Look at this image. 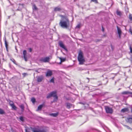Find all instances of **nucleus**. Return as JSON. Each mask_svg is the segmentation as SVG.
<instances>
[{"mask_svg":"<svg viewBox=\"0 0 132 132\" xmlns=\"http://www.w3.org/2000/svg\"><path fill=\"white\" fill-rule=\"evenodd\" d=\"M62 19L59 23L60 25L63 28H67L69 24V21L67 18L63 15H60Z\"/></svg>","mask_w":132,"mask_h":132,"instance_id":"obj_1","label":"nucleus"},{"mask_svg":"<svg viewBox=\"0 0 132 132\" xmlns=\"http://www.w3.org/2000/svg\"><path fill=\"white\" fill-rule=\"evenodd\" d=\"M78 59L79 62V64L80 65L83 64L85 62V60L83 55L81 51H80L79 53Z\"/></svg>","mask_w":132,"mask_h":132,"instance_id":"obj_2","label":"nucleus"},{"mask_svg":"<svg viewBox=\"0 0 132 132\" xmlns=\"http://www.w3.org/2000/svg\"><path fill=\"white\" fill-rule=\"evenodd\" d=\"M52 96H53L54 97V101H57V97L56 95V91H53L48 94L47 96V98H49Z\"/></svg>","mask_w":132,"mask_h":132,"instance_id":"obj_3","label":"nucleus"},{"mask_svg":"<svg viewBox=\"0 0 132 132\" xmlns=\"http://www.w3.org/2000/svg\"><path fill=\"white\" fill-rule=\"evenodd\" d=\"M105 107L106 112L107 113L111 114L113 113V110L111 108L108 106H106Z\"/></svg>","mask_w":132,"mask_h":132,"instance_id":"obj_4","label":"nucleus"},{"mask_svg":"<svg viewBox=\"0 0 132 132\" xmlns=\"http://www.w3.org/2000/svg\"><path fill=\"white\" fill-rule=\"evenodd\" d=\"M50 58L49 57H42L39 60L40 61L44 62H48Z\"/></svg>","mask_w":132,"mask_h":132,"instance_id":"obj_5","label":"nucleus"},{"mask_svg":"<svg viewBox=\"0 0 132 132\" xmlns=\"http://www.w3.org/2000/svg\"><path fill=\"white\" fill-rule=\"evenodd\" d=\"M32 131L33 132H46L44 130H40L36 128H32Z\"/></svg>","mask_w":132,"mask_h":132,"instance_id":"obj_6","label":"nucleus"},{"mask_svg":"<svg viewBox=\"0 0 132 132\" xmlns=\"http://www.w3.org/2000/svg\"><path fill=\"white\" fill-rule=\"evenodd\" d=\"M59 46H60V47L63 48L66 51H67V49L66 48L64 45L62 41H60L59 42Z\"/></svg>","mask_w":132,"mask_h":132,"instance_id":"obj_7","label":"nucleus"},{"mask_svg":"<svg viewBox=\"0 0 132 132\" xmlns=\"http://www.w3.org/2000/svg\"><path fill=\"white\" fill-rule=\"evenodd\" d=\"M117 29L118 33L119 35V38H120L121 37L122 31L120 28L118 26H117Z\"/></svg>","mask_w":132,"mask_h":132,"instance_id":"obj_8","label":"nucleus"},{"mask_svg":"<svg viewBox=\"0 0 132 132\" xmlns=\"http://www.w3.org/2000/svg\"><path fill=\"white\" fill-rule=\"evenodd\" d=\"M23 57L25 60L26 61H27V52L26 50H24L23 51Z\"/></svg>","mask_w":132,"mask_h":132,"instance_id":"obj_9","label":"nucleus"},{"mask_svg":"<svg viewBox=\"0 0 132 132\" xmlns=\"http://www.w3.org/2000/svg\"><path fill=\"white\" fill-rule=\"evenodd\" d=\"M52 74V73L51 71L50 70H48L46 73V76L47 77L48 76H51Z\"/></svg>","mask_w":132,"mask_h":132,"instance_id":"obj_10","label":"nucleus"},{"mask_svg":"<svg viewBox=\"0 0 132 132\" xmlns=\"http://www.w3.org/2000/svg\"><path fill=\"white\" fill-rule=\"evenodd\" d=\"M126 121L127 122H129V123H132V118H127V119H126Z\"/></svg>","mask_w":132,"mask_h":132,"instance_id":"obj_11","label":"nucleus"},{"mask_svg":"<svg viewBox=\"0 0 132 132\" xmlns=\"http://www.w3.org/2000/svg\"><path fill=\"white\" fill-rule=\"evenodd\" d=\"M129 110L127 108H124L122 109L121 111V112L122 113H124L127 112H128Z\"/></svg>","mask_w":132,"mask_h":132,"instance_id":"obj_12","label":"nucleus"},{"mask_svg":"<svg viewBox=\"0 0 132 132\" xmlns=\"http://www.w3.org/2000/svg\"><path fill=\"white\" fill-rule=\"evenodd\" d=\"M108 92H102L100 93V96H104L105 95L108 94Z\"/></svg>","mask_w":132,"mask_h":132,"instance_id":"obj_13","label":"nucleus"},{"mask_svg":"<svg viewBox=\"0 0 132 132\" xmlns=\"http://www.w3.org/2000/svg\"><path fill=\"white\" fill-rule=\"evenodd\" d=\"M66 104L67 107L68 109H70L72 106V104L69 103H67Z\"/></svg>","mask_w":132,"mask_h":132,"instance_id":"obj_14","label":"nucleus"},{"mask_svg":"<svg viewBox=\"0 0 132 132\" xmlns=\"http://www.w3.org/2000/svg\"><path fill=\"white\" fill-rule=\"evenodd\" d=\"M43 79L42 77L40 76L38 77L37 79V80L38 82H40Z\"/></svg>","mask_w":132,"mask_h":132,"instance_id":"obj_15","label":"nucleus"},{"mask_svg":"<svg viewBox=\"0 0 132 132\" xmlns=\"http://www.w3.org/2000/svg\"><path fill=\"white\" fill-rule=\"evenodd\" d=\"M58 114V113H51L50 114V115L54 117H56L57 116Z\"/></svg>","mask_w":132,"mask_h":132,"instance_id":"obj_16","label":"nucleus"},{"mask_svg":"<svg viewBox=\"0 0 132 132\" xmlns=\"http://www.w3.org/2000/svg\"><path fill=\"white\" fill-rule=\"evenodd\" d=\"M61 10V9L59 7H55L54 9V11H59Z\"/></svg>","mask_w":132,"mask_h":132,"instance_id":"obj_17","label":"nucleus"},{"mask_svg":"<svg viewBox=\"0 0 132 132\" xmlns=\"http://www.w3.org/2000/svg\"><path fill=\"white\" fill-rule=\"evenodd\" d=\"M132 94V92H129L128 91L124 92L122 93V94Z\"/></svg>","mask_w":132,"mask_h":132,"instance_id":"obj_18","label":"nucleus"},{"mask_svg":"<svg viewBox=\"0 0 132 132\" xmlns=\"http://www.w3.org/2000/svg\"><path fill=\"white\" fill-rule=\"evenodd\" d=\"M116 13L118 15L121 16L122 15V13L120 11H119L118 10H117Z\"/></svg>","mask_w":132,"mask_h":132,"instance_id":"obj_19","label":"nucleus"},{"mask_svg":"<svg viewBox=\"0 0 132 132\" xmlns=\"http://www.w3.org/2000/svg\"><path fill=\"white\" fill-rule=\"evenodd\" d=\"M43 106V105H41L39 106L37 110V111L41 109L42 108Z\"/></svg>","mask_w":132,"mask_h":132,"instance_id":"obj_20","label":"nucleus"},{"mask_svg":"<svg viewBox=\"0 0 132 132\" xmlns=\"http://www.w3.org/2000/svg\"><path fill=\"white\" fill-rule=\"evenodd\" d=\"M5 113L4 111L1 109L0 108V114H4Z\"/></svg>","mask_w":132,"mask_h":132,"instance_id":"obj_21","label":"nucleus"},{"mask_svg":"<svg viewBox=\"0 0 132 132\" xmlns=\"http://www.w3.org/2000/svg\"><path fill=\"white\" fill-rule=\"evenodd\" d=\"M129 18L130 21H132V14H129Z\"/></svg>","mask_w":132,"mask_h":132,"instance_id":"obj_22","label":"nucleus"},{"mask_svg":"<svg viewBox=\"0 0 132 132\" xmlns=\"http://www.w3.org/2000/svg\"><path fill=\"white\" fill-rule=\"evenodd\" d=\"M11 106L13 109L14 110H16V108L14 105V104L12 106Z\"/></svg>","mask_w":132,"mask_h":132,"instance_id":"obj_23","label":"nucleus"},{"mask_svg":"<svg viewBox=\"0 0 132 132\" xmlns=\"http://www.w3.org/2000/svg\"><path fill=\"white\" fill-rule=\"evenodd\" d=\"M104 80L105 81V82H104L103 84L105 85L108 82V81L106 78H105Z\"/></svg>","mask_w":132,"mask_h":132,"instance_id":"obj_24","label":"nucleus"},{"mask_svg":"<svg viewBox=\"0 0 132 132\" xmlns=\"http://www.w3.org/2000/svg\"><path fill=\"white\" fill-rule=\"evenodd\" d=\"M31 100L32 102L33 103H35V99L34 98H32Z\"/></svg>","mask_w":132,"mask_h":132,"instance_id":"obj_25","label":"nucleus"},{"mask_svg":"<svg viewBox=\"0 0 132 132\" xmlns=\"http://www.w3.org/2000/svg\"><path fill=\"white\" fill-rule=\"evenodd\" d=\"M33 10H37V8L35 4H34L33 5Z\"/></svg>","mask_w":132,"mask_h":132,"instance_id":"obj_26","label":"nucleus"},{"mask_svg":"<svg viewBox=\"0 0 132 132\" xmlns=\"http://www.w3.org/2000/svg\"><path fill=\"white\" fill-rule=\"evenodd\" d=\"M20 108L22 110H23L24 109V107L23 105L22 104L20 105Z\"/></svg>","mask_w":132,"mask_h":132,"instance_id":"obj_27","label":"nucleus"},{"mask_svg":"<svg viewBox=\"0 0 132 132\" xmlns=\"http://www.w3.org/2000/svg\"><path fill=\"white\" fill-rule=\"evenodd\" d=\"M50 82L54 83V78L53 77L50 80Z\"/></svg>","mask_w":132,"mask_h":132,"instance_id":"obj_28","label":"nucleus"},{"mask_svg":"<svg viewBox=\"0 0 132 132\" xmlns=\"http://www.w3.org/2000/svg\"><path fill=\"white\" fill-rule=\"evenodd\" d=\"M9 104L11 106H12L13 105H14V103L12 101H10L9 102Z\"/></svg>","mask_w":132,"mask_h":132,"instance_id":"obj_29","label":"nucleus"},{"mask_svg":"<svg viewBox=\"0 0 132 132\" xmlns=\"http://www.w3.org/2000/svg\"><path fill=\"white\" fill-rule=\"evenodd\" d=\"M91 1L95 3H98L97 0H91Z\"/></svg>","mask_w":132,"mask_h":132,"instance_id":"obj_30","label":"nucleus"},{"mask_svg":"<svg viewBox=\"0 0 132 132\" xmlns=\"http://www.w3.org/2000/svg\"><path fill=\"white\" fill-rule=\"evenodd\" d=\"M5 47H6V48L7 49V43L6 41V40H5Z\"/></svg>","mask_w":132,"mask_h":132,"instance_id":"obj_31","label":"nucleus"},{"mask_svg":"<svg viewBox=\"0 0 132 132\" xmlns=\"http://www.w3.org/2000/svg\"><path fill=\"white\" fill-rule=\"evenodd\" d=\"M129 48L130 50V52L132 53V47H131V45H129Z\"/></svg>","mask_w":132,"mask_h":132,"instance_id":"obj_32","label":"nucleus"},{"mask_svg":"<svg viewBox=\"0 0 132 132\" xmlns=\"http://www.w3.org/2000/svg\"><path fill=\"white\" fill-rule=\"evenodd\" d=\"M61 62H63L65 60V59L63 58H60Z\"/></svg>","mask_w":132,"mask_h":132,"instance_id":"obj_33","label":"nucleus"},{"mask_svg":"<svg viewBox=\"0 0 132 132\" xmlns=\"http://www.w3.org/2000/svg\"><path fill=\"white\" fill-rule=\"evenodd\" d=\"M20 120L22 121H23V120H24V119H23V117H20Z\"/></svg>","mask_w":132,"mask_h":132,"instance_id":"obj_34","label":"nucleus"},{"mask_svg":"<svg viewBox=\"0 0 132 132\" xmlns=\"http://www.w3.org/2000/svg\"><path fill=\"white\" fill-rule=\"evenodd\" d=\"M110 47L111 48V49L112 50H113L114 49V47L113 46L112 44H111Z\"/></svg>","mask_w":132,"mask_h":132,"instance_id":"obj_35","label":"nucleus"},{"mask_svg":"<svg viewBox=\"0 0 132 132\" xmlns=\"http://www.w3.org/2000/svg\"><path fill=\"white\" fill-rule=\"evenodd\" d=\"M124 126L126 127H127L128 129H131V128L128 126L125 125H124Z\"/></svg>","mask_w":132,"mask_h":132,"instance_id":"obj_36","label":"nucleus"},{"mask_svg":"<svg viewBox=\"0 0 132 132\" xmlns=\"http://www.w3.org/2000/svg\"><path fill=\"white\" fill-rule=\"evenodd\" d=\"M129 31L131 34L132 35V29L131 28H130L129 29Z\"/></svg>","mask_w":132,"mask_h":132,"instance_id":"obj_37","label":"nucleus"},{"mask_svg":"<svg viewBox=\"0 0 132 132\" xmlns=\"http://www.w3.org/2000/svg\"><path fill=\"white\" fill-rule=\"evenodd\" d=\"M80 27V24L78 25L76 27V28H79Z\"/></svg>","mask_w":132,"mask_h":132,"instance_id":"obj_38","label":"nucleus"},{"mask_svg":"<svg viewBox=\"0 0 132 132\" xmlns=\"http://www.w3.org/2000/svg\"><path fill=\"white\" fill-rule=\"evenodd\" d=\"M102 30L103 32H104V28H103V26H102Z\"/></svg>","mask_w":132,"mask_h":132,"instance_id":"obj_39","label":"nucleus"},{"mask_svg":"<svg viewBox=\"0 0 132 132\" xmlns=\"http://www.w3.org/2000/svg\"><path fill=\"white\" fill-rule=\"evenodd\" d=\"M29 52H31L32 51V49L31 48H29Z\"/></svg>","mask_w":132,"mask_h":132,"instance_id":"obj_40","label":"nucleus"},{"mask_svg":"<svg viewBox=\"0 0 132 132\" xmlns=\"http://www.w3.org/2000/svg\"><path fill=\"white\" fill-rule=\"evenodd\" d=\"M25 131L26 132H29V131H28V129H25Z\"/></svg>","mask_w":132,"mask_h":132,"instance_id":"obj_41","label":"nucleus"},{"mask_svg":"<svg viewBox=\"0 0 132 132\" xmlns=\"http://www.w3.org/2000/svg\"><path fill=\"white\" fill-rule=\"evenodd\" d=\"M27 75V74L26 73H24L23 74V75L24 76H25L26 75Z\"/></svg>","mask_w":132,"mask_h":132,"instance_id":"obj_42","label":"nucleus"},{"mask_svg":"<svg viewBox=\"0 0 132 132\" xmlns=\"http://www.w3.org/2000/svg\"><path fill=\"white\" fill-rule=\"evenodd\" d=\"M12 61L14 63H15V61L14 59H13V60H12Z\"/></svg>","mask_w":132,"mask_h":132,"instance_id":"obj_43","label":"nucleus"},{"mask_svg":"<svg viewBox=\"0 0 132 132\" xmlns=\"http://www.w3.org/2000/svg\"><path fill=\"white\" fill-rule=\"evenodd\" d=\"M79 70H83V69H81V68H79Z\"/></svg>","mask_w":132,"mask_h":132,"instance_id":"obj_44","label":"nucleus"},{"mask_svg":"<svg viewBox=\"0 0 132 132\" xmlns=\"http://www.w3.org/2000/svg\"><path fill=\"white\" fill-rule=\"evenodd\" d=\"M131 112L132 113V108H131Z\"/></svg>","mask_w":132,"mask_h":132,"instance_id":"obj_45","label":"nucleus"},{"mask_svg":"<svg viewBox=\"0 0 132 132\" xmlns=\"http://www.w3.org/2000/svg\"><path fill=\"white\" fill-rule=\"evenodd\" d=\"M131 62L132 63V60H131Z\"/></svg>","mask_w":132,"mask_h":132,"instance_id":"obj_46","label":"nucleus"},{"mask_svg":"<svg viewBox=\"0 0 132 132\" xmlns=\"http://www.w3.org/2000/svg\"><path fill=\"white\" fill-rule=\"evenodd\" d=\"M87 79H88V80H89V78H87Z\"/></svg>","mask_w":132,"mask_h":132,"instance_id":"obj_47","label":"nucleus"}]
</instances>
